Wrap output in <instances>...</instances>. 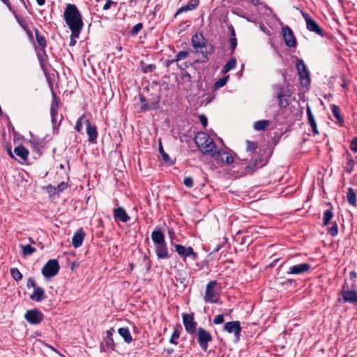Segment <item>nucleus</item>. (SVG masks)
Wrapping results in <instances>:
<instances>
[{"label": "nucleus", "mask_w": 357, "mask_h": 357, "mask_svg": "<svg viewBox=\"0 0 357 357\" xmlns=\"http://www.w3.org/2000/svg\"><path fill=\"white\" fill-rule=\"evenodd\" d=\"M257 144L246 140V153L248 156L240 159L244 165V169L246 174H252L258 169L265 166L271 155V153L268 152V149H259L257 151Z\"/></svg>", "instance_id": "f257e3e1"}, {"label": "nucleus", "mask_w": 357, "mask_h": 357, "mask_svg": "<svg viewBox=\"0 0 357 357\" xmlns=\"http://www.w3.org/2000/svg\"><path fill=\"white\" fill-rule=\"evenodd\" d=\"M63 19L68 27L73 33L76 30L82 31L84 22L80 11L75 4L68 3L63 12Z\"/></svg>", "instance_id": "f03ea898"}, {"label": "nucleus", "mask_w": 357, "mask_h": 357, "mask_svg": "<svg viewBox=\"0 0 357 357\" xmlns=\"http://www.w3.org/2000/svg\"><path fill=\"white\" fill-rule=\"evenodd\" d=\"M191 43L195 54H199V47H205L204 51H201L202 58L199 60H196L195 62H207L209 60L208 54H212L214 52L213 46L207 43L206 39L200 32L195 33L192 35L191 38Z\"/></svg>", "instance_id": "7ed1b4c3"}, {"label": "nucleus", "mask_w": 357, "mask_h": 357, "mask_svg": "<svg viewBox=\"0 0 357 357\" xmlns=\"http://www.w3.org/2000/svg\"><path fill=\"white\" fill-rule=\"evenodd\" d=\"M151 239L155 246V254L158 259H169L167 244L165 241V234L162 229L156 227L151 233Z\"/></svg>", "instance_id": "20e7f679"}, {"label": "nucleus", "mask_w": 357, "mask_h": 357, "mask_svg": "<svg viewBox=\"0 0 357 357\" xmlns=\"http://www.w3.org/2000/svg\"><path fill=\"white\" fill-rule=\"evenodd\" d=\"M195 143L199 150L204 155H211L216 148V144L214 141L210 138L208 134L203 132L196 134Z\"/></svg>", "instance_id": "39448f33"}, {"label": "nucleus", "mask_w": 357, "mask_h": 357, "mask_svg": "<svg viewBox=\"0 0 357 357\" xmlns=\"http://www.w3.org/2000/svg\"><path fill=\"white\" fill-rule=\"evenodd\" d=\"M273 96L278 99V107L280 108H286L289 105V98L291 96V91L289 85L274 84L272 86Z\"/></svg>", "instance_id": "423d86ee"}, {"label": "nucleus", "mask_w": 357, "mask_h": 357, "mask_svg": "<svg viewBox=\"0 0 357 357\" xmlns=\"http://www.w3.org/2000/svg\"><path fill=\"white\" fill-rule=\"evenodd\" d=\"M344 288L345 285H343L342 290L337 293V302L341 304L348 303L357 306V291L354 289H344Z\"/></svg>", "instance_id": "0eeeda50"}, {"label": "nucleus", "mask_w": 357, "mask_h": 357, "mask_svg": "<svg viewBox=\"0 0 357 357\" xmlns=\"http://www.w3.org/2000/svg\"><path fill=\"white\" fill-rule=\"evenodd\" d=\"M197 341L200 348L204 351H207L208 343L213 340L212 335L209 331L202 327H199L196 331Z\"/></svg>", "instance_id": "6e6552de"}, {"label": "nucleus", "mask_w": 357, "mask_h": 357, "mask_svg": "<svg viewBox=\"0 0 357 357\" xmlns=\"http://www.w3.org/2000/svg\"><path fill=\"white\" fill-rule=\"evenodd\" d=\"M60 266L57 259L48 260L42 268V274L45 278H51L56 275L59 271Z\"/></svg>", "instance_id": "1a4fd4ad"}, {"label": "nucleus", "mask_w": 357, "mask_h": 357, "mask_svg": "<svg viewBox=\"0 0 357 357\" xmlns=\"http://www.w3.org/2000/svg\"><path fill=\"white\" fill-rule=\"evenodd\" d=\"M216 284V280H211L207 283L204 297L206 303L222 304V301L218 298H216V295L214 292V288Z\"/></svg>", "instance_id": "9d476101"}, {"label": "nucleus", "mask_w": 357, "mask_h": 357, "mask_svg": "<svg viewBox=\"0 0 357 357\" xmlns=\"http://www.w3.org/2000/svg\"><path fill=\"white\" fill-rule=\"evenodd\" d=\"M43 314L37 308L29 310L24 314V319L32 325H38L43 320Z\"/></svg>", "instance_id": "9b49d317"}, {"label": "nucleus", "mask_w": 357, "mask_h": 357, "mask_svg": "<svg viewBox=\"0 0 357 357\" xmlns=\"http://www.w3.org/2000/svg\"><path fill=\"white\" fill-rule=\"evenodd\" d=\"M183 323L186 332L190 335L195 334L197 323L194 319L193 314L183 313L182 314Z\"/></svg>", "instance_id": "f8f14e48"}, {"label": "nucleus", "mask_w": 357, "mask_h": 357, "mask_svg": "<svg viewBox=\"0 0 357 357\" xmlns=\"http://www.w3.org/2000/svg\"><path fill=\"white\" fill-rule=\"evenodd\" d=\"M174 248L175 251L183 260H185L188 257H191L193 260L198 257L197 253L194 252L193 248L190 246L186 248L181 244H175Z\"/></svg>", "instance_id": "ddd939ff"}, {"label": "nucleus", "mask_w": 357, "mask_h": 357, "mask_svg": "<svg viewBox=\"0 0 357 357\" xmlns=\"http://www.w3.org/2000/svg\"><path fill=\"white\" fill-rule=\"evenodd\" d=\"M223 330L229 333H234L236 341L240 340L241 326L239 321L226 322L224 325Z\"/></svg>", "instance_id": "4468645a"}, {"label": "nucleus", "mask_w": 357, "mask_h": 357, "mask_svg": "<svg viewBox=\"0 0 357 357\" xmlns=\"http://www.w3.org/2000/svg\"><path fill=\"white\" fill-rule=\"evenodd\" d=\"M211 156L217 162L230 165L234 162L232 155L224 150L214 151Z\"/></svg>", "instance_id": "2eb2a0df"}, {"label": "nucleus", "mask_w": 357, "mask_h": 357, "mask_svg": "<svg viewBox=\"0 0 357 357\" xmlns=\"http://www.w3.org/2000/svg\"><path fill=\"white\" fill-rule=\"evenodd\" d=\"M282 33L285 45L289 47H296V39L293 31L288 26L282 28Z\"/></svg>", "instance_id": "dca6fc26"}, {"label": "nucleus", "mask_w": 357, "mask_h": 357, "mask_svg": "<svg viewBox=\"0 0 357 357\" xmlns=\"http://www.w3.org/2000/svg\"><path fill=\"white\" fill-rule=\"evenodd\" d=\"M160 96L156 94L151 98L148 100L149 103H146L144 105H142L140 109L142 112H147L151 110H157L160 107Z\"/></svg>", "instance_id": "f3484780"}, {"label": "nucleus", "mask_w": 357, "mask_h": 357, "mask_svg": "<svg viewBox=\"0 0 357 357\" xmlns=\"http://www.w3.org/2000/svg\"><path fill=\"white\" fill-rule=\"evenodd\" d=\"M113 217L116 222H128L130 220V217L127 213L125 208L122 206H118L113 210Z\"/></svg>", "instance_id": "a211bd4d"}, {"label": "nucleus", "mask_w": 357, "mask_h": 357, "mask_svg": "<svg viewBox=\"0 0 357 357\" xmlns=\"http://www.w3.org/2000/svg\"><path fill=\"white\" fill-rule=\"evenodd\" d=\"M296 67L301 79H306L307 83H309L310 73L304 61L302 59H297L296 61Z\"/></svg>", "instance_id": "6ab92c4d"}, {"label": "nucleus", "mask_w": 357, "mask_h": 357, "mask_svg": "<svg viewBox=\"0 0 357 357\" xmlns=\"http://www.w3.org/2000/svg\"><path fill=\"white\" fill-rule=\"evenodd\" d=\"M85 124L86 126L88 141L91 143H96L98 136V132L96 125L91 124L90 121L88 119L85 121Z\"/></svg>", "instance_id": "aec40b11"}, {"label": "nucleus", "mask_w": 357, "mask_h": 357, "mask_svg": "<svg viewBox=\"0 0 357 357\" xmlns=\"http://www.w3.org/2000/svg\"><path fill=\"white\" fill-rule=\"evenodd\" d=\"M31 139H29V143L31 145L33 151L38 153V155H41L43 152L41 151L42 148H44L45 146V142L44 139H40L38 137H34L31 133Z\"/></svg>", "instance_id": "412c9836"}, {"label": "nucleus", "mask_w": 357, "mask_h": 357, "mask_svg": "<svg viewBox=\"0 0 357 357\" xmlns=\"http://www.w3.org/2000/svg\"><path fill=\"white\" fill-rule=\"evenodd\" d=\"M311 268V266L307 263L299 264L292 266L287 272L289 275H300L307 272Z\"/></svg>", "instance_id": "4be33fe9"}, {"label": "nucleus", "mask_w": 357, "mask_h": 357, "mask_svg": "<svg viewBox=\"0 0 357 357\" xmlns=\"http://www.w3.org/2000/svg\"><path fill=\"white\" fill-rule=\"evenodd\" d=\"M84 236L85 232L84 231L83 228L81 227L75 231L72 238V244L74 248H77L82 245Z\"/></svg>", "instance_id": "5701e85b"}, {"label": "nucleus", "mask_w": 357, "mask_h": 357, "mask_svg": "<svg viewBox=\"0 0 357 357\" xmlns=\"http://www.w3.org/2000/svg\"><path fill=\"white\" fill-rule=\"evenodd\" d=\"M307 29L311 31L317 33V35L324 37L326 33L325 31L321 28V26L313 20H308L306 24Z\"/></svg>", "instance_id": "b1692460"}, {"label": "nucleus", "mask_w": 357, "mask_h": 357, "mask_svg": "<svg viewBox=\"0 0 357 357\" xmlns=\"http://www.w3.org/2000/svg\"><path fill=\"white\" fill-rule=\"evenodd\" d=\"M46 297L45 290L39 286L35 287L33 293L30 295L31 300L36 302H40L45 300Z\"/></svg>", "instance_id": "393cba45"}, {"label": "nucleus", "mask_w": 357, "mask_h": 357, "mask_svg": "<svg viewBox=\"0 0 357 357\" xmlns=\"http://www.w3.org/2000/svg\"><path fill=\"white\" fill-rule=\"evenodd\" d=\"M306 113H307V121L312 128V131L313 134L315 135H319V130L317 128V123L315 121L314 115L312 112L311 108L308 105L306 107Z\"/></svg>", "instance_id": "a878e982"}, {"label": "nucleus", "mask_w": 357, "mask_h": 357, "mask_svg": "<svg viewBox=\"0 0 357 357\" xmlns=\"http://www.w3.org/2000/svg\"><path fill=\"white\" fill-rule=\"evenodd\" d=\"M114 331H115L113 328H110L109 330H107L106 332V337L104 340L105 347L112 351L115 350L116 346L112 337Z\"/></svg>", "instance_id": "bb28decb"}, {"label": "nucleus", "mask_w": 357, "mask_h": 357, "mask_svg": "<svg viewBox=\"0 0 357 357\" xmlns=\"http://www.w3.org/2000/svg\"><path fill=\"white\" fill-rule=\"evenodd\" d=\"M14 153L23 160H26L29 154V150L22 145L16 146Z\"/></svg>", "instance_id": "cd10ccee"}, {"label": "nucleus", "mask_w": 357, "mask_h": 357, "mask_svg": "<svg viewBox=\"0 0 357 357\" xmlns=\"http://www.w3.org/2000/svg\"><path fill=\"white\" fill-rule=\"evenodd\" d=\"M347 199L349 204L352 206H357V198L355 190L352 188H349L347 193Z\"/></svg>", "instance_id": "c85d7f7f"}, {"label": "nucleus", "mask_w": 357, "mask_h": 357, "mask_svg": "<svg viewBox=\"0 0 357 357\" xmlns=\"http://www.w3.org/2000/svg\"><path fill=\"white\" fill-rule=\"evenodd\" d=\"M50 115H51V121L52 124V128L54 132H55L56 129L58 128V127L60 125V123L63 119V116H61V119L59 120V122L58 124H56L57 121V116H58V111H56L54 107L52 108H50Z\"/></svg>", "instance_id": "c756f323"}, {"label": "nucleus", "mask_w": 357, "mask_h": 357, "mask_svg": "<svg viewBox=\"0 0 357 357\" xmlns=\"http://www.w3.org/2000/svg\"><path fill=\"white\" fill-rule=\"evenodd\" d=\"M333 218V206L331 205L330 208L326 209L323 214V226H327L330 224Z\"/></svg>", "instance_id": "7c9ffc66"}, {"label": "nucleus", "mask_w": 357, "mask_h": 357, "mask_svg": "<svg viewBox=\"0 0 357 357\" xmlns=\"http://www.w3.org/2000/svg\"><path fill=\"white\" fill-rule=\"evenodd\" d=\"M118 333L126 343L129 344L132 341V335L128 328H120L118 330Z\"/></svg>", "instance_id": "2f4dec72"}, {"label": "nucleus", "mask_w": 357, "mask_h": 357, "mask_svg": "<svg viewBox=\"0 0 357 357\" xmlns=\"http://www.w3.org/2000/svg\"><path fill=\"white\" fill-rule=\"evenodd\" d=\"M34 32L38 45L40 47V48H46L47 40L45 36L40 34L39 30L37 28L34 29Z\"/></svg>", "instance_id": "473e14b6"}, {"label": "nucleus", "mask_w": 357, "mask_h": 357, "mask_svg": "<svg viewBox=\"0 0 357 357\" xmlns=\"http://www.w3.org/2000/svg\"><path fill=\"white\" fill-rule=\"evenodd\" d=\"M271 124L269 120H260L255 121L254 123V129L257 131L265 130Z\"/></svg>", "instance_id": "72a5a7b5"}, {"label": "nucleus", "mask_w": 357, "mask_h": 357, "mask_svg": "<svg viewBox=\"0 0 357 357\" xmlns=\"http://www.w3.org/2000/svg\"><path fill=\"white\" fill-rule=\"evenodd\" d=\"M158 150H159V152H160V153L162 158V160L165 162L168 163L170 165H172L174 163V162L170 158L169 155L167 153H165V151H164V149H163V146H162V142L160 140L159 141Z\"/></svg>", "instance_id": "f704fd0d"}, {"label": "nucleus", "mask_w": 357, "mask_h": 357, "mask_svg": "<svg viewBox=\"0 0 357 357\" xmlns=\"http://www.w3.org/2000/svg\"><path fill=\"white\" fill-rule=\"evenodd\" d=\"M236 66V59L235 57H231L222 68V73H227L231 70L234 69Z\"/></svg>", "instance_id": "c9c22d12"}, {"label": "nucleus", "mask_w": 357, "mask_h": 357, "mask_svg": "<svg viewBox=\"0 0 357 357\" xmlns=\"http://www.w3.org/2000/svg\"><path fill=\"white\" fill-rule=\"evenodd\" d=\"M331 112L334 117L338 121V122L342 125L344 123V119L340 114L339 107L333 104L330 106Z\"/></svg>", "instance_id": "e433bc0d"}, {"label": "nucleus", "mask_w": 357, "mask_h": 357, "mask_svg": "<svg viewBox=\"0 0 357 357\" xmlns=\"http://www.w3.org/2000/svg\"><path fill=\"white\" fill-rule=\"evenodd\" d=\"M229 75H225V76L220 78L218 80H217L212 86L213 90L216 91V90L219 89L220 88L226 85V84L229 79Z\"/></svg>", "instance_id": "4c0bfd02"}, {"label": "nucleus", "mask_w": 357, "mask_h": 357, "mask_svg": "<svg viewBox=\"0 0 357 357\" xmlns=\"http://www.w3.org/2000/svg\"><path fill=\"white\" fill-rule=\"evenodd\" d=\"M37 56L40 66L43 67V63L47 61L48 56L45 51V48H40L37 52Z\"/></svg>", "instance_id": "58836bf2"}, {"label": "nucleus", "mask_w": 357, "mask_h": 357, "mask_svg": "<svg viewBox=\"0 0 357 357\" xmlns=\"http://www.w3.org/2000/svg\"><path fill=\"white\" fill-rule=\"evenodd\" d=\"M140 66L144 73H153L156 69L155 64H146L144 61L140 62Z\"/></svg>", "instance_id": "ea45409f"}, {"label": "nucleus", "mask_w": 357, "mask_h": 357, "mask_svg": "<svg viewBox=\"0 0 357 357\" xmlns=\"http://www.w3.org/2000/svg\"><path fill=\"white\" fill-rule=\"evenodd\" d=\"M21 248H22V255L24 256L31 255L36 251V249L35 248L32 247L29 244L24 245H21Z\"/></svg>", "instance_id": "a19ab883"}, {"label": "nucleus", "mask_w": 357, "mask_h": 357, "mask_svg": "<svg viewBox=\"0 0 357 357\" xmlns=\"http://www.w3.org/2000/svg\"><path fill=\"white\" fill-rule=\"evenodd\" d=\"M50 86L51 89L52 95V98H53V100L52 102L50 108H52L54 107V108L57 111L58 105H59V98L56 96L55 92L54 91L53 86H52V84L51 82H50Z\"/></svg>", "instance_id": "79ce46f5"}, {"label": "nucleus", "mask_w": 357, "mask_h": 357, "mask_svg": "<svg viewBox=\"0 0 357 357\" xmlns=\"http://www.w3.org/2000/svg\"><path fill=\"white\" fill-rule=\"evenodd\" d=\"M10 275L12 278L17 282L21 280L23 278L22 274L16 267L10 268Z\"/></svg>", "instance_id": "37998d69"}, {"label": "nucleus", "mask_w": 357, "mask_h": 357, "mask_svg": "<svg viewBox=\"0 0 357 357\" xmlns=\"http://www.w3.org/2000/svg\"><path fill=\"white\" fill-rule=\"evenodd\" d=\"M180 337V332L178 329L175 328L172 334V336L169 340V342L172 344L177 345L178 344V339Z\"/></svg>", "instance_id": "c03bdc74"}, {"label": "nucleus", "mask_w": 357, "mask_h": 357, "mask_svg": "<svg viewBox=\"0 0 357 357\" xmlns=\"http://www.w3.org/2000/svg\"><path fill=\"white\" fill-rule=\"evenodd\" d=\"M71 31V34H70V40L69 45L74 46L77 43L76 39L79 37V35H80V33L82 31L76 30L75 31V33H73V31Z\"/></svg>", "instance_id": "a18cd8bd"}, {"label": "nucleus", "mask_w": 357, "mask_h": 357, "mask_svg": "<svg viewBox=\"0 0 357 357\" xmlns=\"http://www.w3.org/2000/svg\"><path fill=\"white\" fill-rule=\"evenodd\" d=\"M143 28L142 23H137L135 24L130 31L129 33L130 36H136Z\"/></svg>", "instance_id": "49530a36"}, {"label": "nucleus", "mask_w": 357, "mask_h": 357, "mask_svg": "<svg viewBox=\"0 0 357 357\" xmlns=\"http://www.w3.org/2000/svg\"><path fill=\"white\" fill-rule=\"evenodd\" d=\"M327 233L328 234L333 237L336 236L337 235L338 227L337 224L335 222L333 224V226L328 229Z\"/></svg>", "instance_id": "de8ad7c7"}, {"label": "nucleus", "mask_w": 357, "mask_h": 357, "mask_svg": "<svg viewBox=\"0 0 357 357\" xmlns=\"http://www.w3.org/2000/svg\"><path fill=\"white\" fill-rule=\"evenodd\" d=\"M68 187V184L66 182L60 183L56 188L53 187L52 185L48 186L49 188H54V190H56L58 192H62L66 190Z\"/></svg>", "instance_id": "09e8293b"}, {"label": "nucleus", "mask_w": 357, "mask_h": 357, "mask_svg": "<svg viewBox=\"0 0 357 357\" xmlns=\"http://www.w3.org/2000/svg\"><path fill=\"white\" fill-rule=\"evenodd\" d=\"M199 5V0H191L190 1L187 5H185V8H188V10H192L197 8Z\"/></svg>", "instance_id": "8fccbe9b"}, {"label": "nucleus", "mask_w": 357, "mask_h": 357, "mask_svg": "<svg viewBox=\"0 0 357 357\" xmlns=\"http://www.w3.org/2000/svg\"><path fill=\"white\" fill-rule=\"evenodd\" d=\"M189 52L188 51H181L179 52L176 55V58L174 59L176 61H178L181 59H185L188 56Z\"/></svg>", "instance_id": "3c124183"}, {"label": "nucleus", "mask_w": 357, "mask_h": 357, "mask_svg": "<svg viewBox=\"0 0 357 357\" xmlns=\"http://www.w3.org/2000/svg\"><path fill=\"white\" fill-rule=\"evenodd\" d=\"M85 117V114H82L81 116L79 117L77 119L75 129L77 130V132H80L82 129V120Z\"/></svg>", "instance_id": "603ef678"}, {"label": "nucleus", "mask_w": 357, "mask_h": 357, "mask_svg": "<svg viewBox=\"0 0 357 357\" xmlns=\"http://www.w3.org/2000/svg\"><path fill=\"white\" fill-rule=\"evenodd\" d=\"M183 184L185 185V187L192 188L194 184L193 178L191 176L185 177L183 180Z\"/></svg>", "instance_id": "864d4df0"}, {"label": "nucleus", "mask_w": 357, "mask_h": 357, "mask_svg": "<svg viewBox=\"0 0 357 357\" xmlns=\"http://www.w3.org/2000/svg\"><path fill=\"white\" fill-rule=\"evenodd\" d=\"M229 43H230V48L231 50V53L233 54L234 52V50L236 49L237 46V39L236 37H230L229 38Z\"/></svg>", "instance_id": "5fc2aeb1"}, {"label": "nucleus", "mask_w": 357, "mask_h": 357, "mask_svg": "<svg viewBox=\"0 0 357 357\" xmlns=\"http://www.w3.org/2000/svg\"><path fill=\"white\" fill-rule=\"evenodd\" d=\"M281 284L287 287H296V282L295 280L293 279H287L285 281L281 282Z\"/></svg>", "instance_id": "6e6d98bb"}, {"label": "nucleus", "mask_w": 357, "mask_h": 357, "mask_svg": "<svg viewBox=\"0 0 357 357\" xmlns=\"http://www.w3.org/2000/svg\"><path fill=\"white\" fill-rule=\"evenodd\" d=\"M347 165L349 167V168L347 169V172L348 173H351L352 169H353V167H354V159L352 158V157L351 156V155H349V158H347Z\"/></svg>", "instance_id": "4d7b16f0"}, {"label": "nucleus", "mask_w": 357, "mask_h": 357, "mask_svg": "<svg viewBox=\"0 0 357 357\" xmlns=\"http://www.w3.org/2000/svg\"><path fill=\"white\" fill-rule=\"evenodd\" d=\"M223 322H224L223 314H218L213 319V324H221Z\"/></svg>", "instance_id": "13d9d810"}, {"label": "nucleus", "mask_w": 357, "mask_h": 357, "mask_svg": "<svg viewBox=\"0 0 357 357\" xmlns=\"http://www.w3.org/2000/svg\"><path fill=\"white\" fill-rule=\"evenodd\" d=\"M350 149L354 152H357V137H354L350 144Z\"/></svg>", "instance_id": "bf43d9fd"}, {"label": "nucleus", "mask_w": 357, "mask_h": 357, "mask_svg": "<svg viewBox=\"0 0 357 357\" xmlns=\"http://www.w3.org/2000/svg\"><path fill=\"white\" fill-rule=\"evenodd\" d=\"M26 286L28 288L33 287V289L38 285L36 284L35 279L33 278H29L27 280Z\"/></svg>", "instance_id": "052dcab7"}, {"label": "nucleus", "mask_w": 357, "mask_h": 357, "mask_svg": "<svg viewBox=\"0 0 357 357\" xmlns=\"http://www.w3.org/2000/svg\"><path fill=\"white\" fill-rule=\"evenodd\" d=\"M199 121L202 123V125L205 128L207 126L208 124V119L206 116L204 114H202L199 116Z\"/></svg>", "instance_id": "680f3d73"}, {"label": "nucleus", "mask_w": 357, "mask_h": 357, "mask_svg": "<svg viewBox=\"0 0 357 357\" xmlns=\"http://www.w3.org/2000/svg\"><path fill=\"white\" fill-rule=\"evenodd\" d=\"M13 13H14V15H15V17L17 20V22H18V24L22 26V24H25V22H26L25 21V20H24L22 17L19 16L17 14H16L15 13V11H13Z\"/></svg>", "instance_id": "e2e57ef3"}, {"label": "nucleus", "mask_w": 357, "mask_h": 357, "mask_svg": "<svg viewBox=\"0 0 357 357\" xmlns=\"http://www.w3.org/2000/svg\"><path fill=\"white\" fill-rule=\"evenodd\" d=\"M143 261L146 263V270L147 271H149V269L151 268V261L149 259V257H147L146 255H144V258H143Z\"/></svg>", "instance_id": "0e129e2a"}, {"label": "nucleus", "mask_w": 357, "mask_h": 357, "mask_svg": "<svg viewBox=\"0 0 357 357\" xmlns=\"http://www.w3.org/2000/svg\"><path fill=\"white\" fill-rule=\"evenodd\" d=\"M115 4V2L112 0L106 1L105 5L103 6V10H106L110 8L111 6Z\"/></svg>", "instance_id": "69168bd1"}, {"label": "nucleus", "mask_w": 357, "mask_h": 357, "mask_svg": "<svg viewBox=\"0 0 357 357\" xmlns=\"http://www.w3.org/2000/svg\"><path fill=\"white\" fill-rule=\"evenodd\" d=\"M188 8H185V6H182V7H181L180 8H178V9L176 10V13L174 14V17H176V16H177V15H180V14H181V13H185V12H188Z\"/></svg>", "instance_id": "338daca9"}, {"label": "nucleus", "mask_w": 357, "mask_h": 357, "mask_svg": "<svg viewBox=\"0 0 357 357\" xmlns=\"http://www.w3.org/2000/svg\"><path fill=\"white\" fill-rule=\"evenodd\" d=\"M139 100H140V102H141V106L142 105H144L146 103H149L148 100L146 98V97H144L142 95L139 96Z\"/></svg>", "instance_id": "774afa93"}]
</instances>
